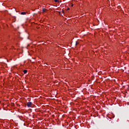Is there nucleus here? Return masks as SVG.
Masks as SVG:
<instances>
[{
  "instance_id": "nucleus-4",
  "label": "nucleus",
  "mask_w": 129,
  "mask_h": 129,
  "mask_svg": "<svg viewBox=\"0 0 129 129\" xmlns=\"http://www.w3.org/2000/svg\"><path fill=\"white\" fill-rule=\"evenodd\" d=\"M42 11H43V13H45V12H46V11H47V10H46L45 9H43Z\"/></svg>"
},
{
  "instance_id": "nucleus-1",
  "label": "nucleus",
  "mask_w": 129,
  "mask_h": 129,
  "mask_svg": "<svg viewBox=\"0 0 129 129\" xmlns=\"http://www.w3.org/2000/svg\"><path fill=\"white\" fill-rule=\"evenodd\" d=\"M31 105H32V103L31 102L27 103V106H28V107H31Z\"/></svg>"
},
{
  "instance_id": "nucleus-5",
  "label": "nucleus",
  "mask_w": 129,
  "mask_h": 129,
  "mask_svg": "<svg viewBox=\"0 0 129 129\" xmlns=\"http://www.w3.org/2000/svg\"><path fill=\"white\" fill-rule=\"evenodd\" d=\"M54 1L55 3H58V2H59V1H58V0H54Z\"/></svg>"
},
{
  "instance_id": "nucleus-6",
  "label": "nucleus",
  "mask_w": 129,
  "mask_h": 129,
  "mask_svg": "<svg viewBox=\"0 0 129 129\" xmlns=\"http://www.w3.org/2000/svg\"><path fill=\"white\" fill-rule=\"evenodd\" d=\"M77 45H78V42H76V46H77Z\"/></svg>"
},
{
  "instance_id": "nucleus-2",
  "label": "nucleus",
  "mask_w": 129,
  "mask_h": 129,
  "mask_svg": "<svg viewBox=\"0 0 129 129\" xmlns=\"http://www.w3.org/2000/svg\"><path fill=\"white\" fill-rule=\"evenodd\" d=\"M23 72H24V74H26L27 73V72H28V71L25 70H24Z\"/></svg>"
},
{
  "instance_id": "nucleus-7",
  "label": "nucleus",
  "mask_w": 129,
  "mask_h": 129,
  "mask_svg": "<svg viewBox=\"0 0 129 129\" xmlns=\"http://www.w3.org/2000/svg\"><path fill=\"white\" fill-rule=\"evenodd\" d=\"M72 7H73V4H72Z\"/></svg>"
},
{
  "instance_id": "nucleus-3",
  "label": "nucleus",
  "mask_w": 129,
  "mask_h": 129,
  "mask_svg": "<svg viewBox=\"0 0 129 129\" xmlns=\"http://www.w3.org/2000/svg\"><path fill=\"white\" fill-rule=\"evenodd\" d=\"M21 15H26V12H22L21 13Z\"/></svg>"
}]
</instances>
